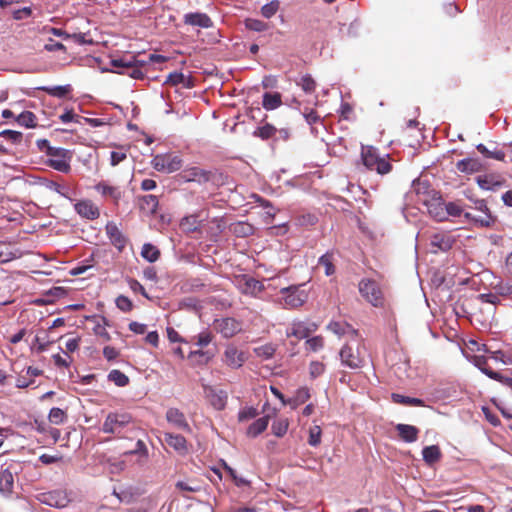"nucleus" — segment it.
<instances>
[{
	"label": "nucleus",
	"mask_w": 512,
	"mask_h": 512,
	"mask_svg": "<svg viewBox=\"0 0 512 512\" xmlns=\"http://www.w3.org/2000/svg\"><path fill=\"white\" fill-rule=\"evenodd\" d=\"M135 423L133 417L128 413H109L102 425L104 433L113 434L117 437H125V433L133 430Z\"/></svg>",
	"instance_id": "nucleus-1"
},
{
	"label": "nucleus",
	"mask_w": 512,
	"mask_h": 512,
	"mask_svg": "<svg viewBox=\"0 0 512 512\" xmlns=\"http://www.w3.org/2000/svg\"><path fill=\"white\" fill-rule=\"evenodd\" d=\"M340 359L343 365L358 369L364 365L365 349L358 337L351 339L340 350Z\"/></svg>",
	"instance_id": "nucleus-2"
},
{
	"label": "nucleus",
	"mask_w": 512,
	"mask_h": 512,
	"mask_svg": "<svg viewBox=\"0 0 512 512\" xmlns=\"http://www.w3.org/2000/svg\"><path fill=\"white\" fill-rule=\"evenodd\" d=\"M361 157L367 169L376 171L380 175L388 174L392 170V165L388 159L381 157L377 149L372 146L363 147Z\"/></svg>",
	"instance_id": "nucleus-3"
},
{
	"label": "nucleus",
	"mask_w": 512,
	"mask_h": 512,
	"mask_svg": "<svg viewBox=\"0 0 512 512\" xmlns=\"http://www.w3.org/2000/svg\"><path fill=\"white\" fill-rule=\"evenodd\" d=\"M42 143L46 146L45 152L49 156L48 165L59 172L68 173L71 169L69 151L60 147H52L47 140H43Z\"/></svg>",
	"instance_id": "nucleus-4"
},
{
	"label": "nucleus",
	"mask_w": 512,
	"mask_h": 512,
	"mask_svg": "<svg viewBox=\"0 0 512 512\" xmlns=\"http://www.w3.org/2000/svg\"><path fill=\"white\" fill-rule=\"evenodd\" d=\"M361 296L374 307H383L385 299L378 282L372 279H362L359 282Z\"/></svg>",
	"instance_id": "nucleus-5"
},
{
	"label": "nucleus",
	"mask_w": 512,
	"mask_h": 512,
	"mask_svg": "<svg viewBox=\"0 0 512 512\" xmlns=\"http://www.w3.org/2000/svg\"><path fill=\"white\" fill-rule=\"evenodd\" d=\"M301 286L302 285H292L280 290V293L283 296L279 299V303L283 308H298L307 301L308 295L304 290L301 289Z\"/></svg>",
	"instance_id": "nucleus-6"
},
{
	"label": "nucleus",
	"mask_w": 512,
	"mask_h": 512,
	"mask_svg": "<svg viewBox=\"0 0 512 512\" xmlns=\"http://www.w3.org/2000/svg\"><path fill=\"white\" fill-rule=\"evenodd\" d=\"M19 464L15 461L5 463L1 466L0 471V492L10 495L14 489V474L17 473Z\"/></svg>",
	"instance_id": "nucleus-7"
},
{
	"label": "nucleus",
	"mask_w": 512,
	"mask_h": 512,
	"mask_svg": "<svg viewBox=\"0 0 512 512\" xmlns=\"http://www.w3.org/2000/svg\"><path fill=\"white\" fill-rule=\"evenodd\" d=\"M178 177L184 182H196L198 184H205L211 181L213 173L210 170L202 169L198 166H191L183 169Z\"/></svg>",
	"instance_id": "nucleus-8"
},
{
	"label": "nucleus",
	"mask_w": 512,
	"mask_h": 512,
	"mask_svg": "<svg viewBox=\"0 0 512 512\" xmlns=\"http://www.w3.org/2000/svg\"><path fill=\"white\" fill-rule=\"evenodd\" d=\"M152 164L157 171L172 173L181 169L182 160L172 154L156 155L152 160Z\"/></svg>",
	"instance_id": "nucleus-9"
},
{
	"label": "nucleus",
	"mask_w": 512,
	"mask_h": 512,
	"mask_svg": "<svg viewBox=\"0 0 512 512\" xmlns=\"http://www.w3.org/2000/svg\"><path fill=\"white\" fill-rule=\"evenodd\" d=\"M454 242V238L447 232L435 233L430 237L431 252H446L452 248Z\"/></svg>",
	"instance_id": "nucleus-10"
},
{
	"label": "nucleus",
	"mask_w": 512,
	"mask_h": 512,
	"mask_svg": "<svg viewBox=\"0 0 512 512\" xmlns=\"http://www.w3.org/2000/svg\"><path fill=\"white\" fill-rule=\"evenodd\" d=\"M215 328L223 337L231 338L242 330V324L234 318H222L215 321Z\"/></svg>",
	"instance_id": "nucleus-11"
},
{
	"label": "nucleus",
	"mask_w": 512,
	"mask_h": 512,
	"mask_svg": "<svg viewBox=\"0 0 512 512\" xmlns=\"http://www.w3.org/2000/svg\"><path fill=\"white\" fill-rule=\"evenodd\" d=\"M222 361L232 369L240 368L246 361L244 352L234 345H228L223 353Z\"/></svg>",
	"instance_id": "nucleus-12"
},
{
	"label": "nucleus",
	"mask_w": 512,
	"mask_h": 512,
	"mask_svg": "<svg viewBox=\"0 0 512 512\" xmlns=\"http://www.w3.org/2000/svg\"><path fill=\"white\" fill-rule=\"evenodd\" d=\"M41 501L44 504L52 506V507L64 508L69 504L70 499L65 491L54 490V491L42 494Z\"/></svg>",
	"instance_id": "nucleus-13"
},
{
	"label": "nucleus",
	"mask_w": 512,
	"mask_h": 512,
	"mask_svg": "<svg viewBox=\"0 0 512 512\" xmlns=\"http://www.w3.org/2000/svg\"><path fill=\"white\" fill-rule=\"evenodd\" d=\"M95 190L101 194L106 200L111 201L114 205H118L122 198L123 192L117 186H112L107 182H99L95 185Z\"/></svg>",
	"instance_id": "nucleus-14"
},
{
	"label": "nucleus",
	"mask_w": 512,
	"mask_h": 512,
	"mask_svg": "<svg viewBox=\"0 0 512 512\" xmlns=\"http://www.w3.org/2000/svg\"><path fill=\"white\" fill-rule=\"evenodd\" d=\"M238 286L243 294L253 297L258 296L263 290L264 285L253 277L244 276L238 281Z\"/></svg>",
	"instance_id": "nucleus-15"
},
{
	"label": "nucleus",
	"mask_w": 512,
	"mask_h": 512,
	"mask_svg": "<svg viewBox=\"0 0 512 512\" xmlns=\"http://www.w3.org/2000/svg\"><path fill=\"white\" fill-rule=\"evenodd\" d=\"M166 420L174 428L190 432L191 428L188 424L185 415L177 408H169L166 412Z\"/></svg>",
	"instance_id": "nucleus-16"
},
{
	"label": "nucleus",
	"mask_w": 512,
	"mask_h": 512,
	"mask_svg": "<svg viewBox=\"0 0 512 512\" xmlns=\"http://www.w3.org/2000/svg\"><path fill=\"white\" fill-rule=\"evenodd\" d=\"M75 211L88 220H95L100 216L98 207L90 200H81L74 205Z\"/></svg>",
	"instance_id": "nucleus-17"
},
{
	"label": "nucleus",
	"mask_w": 512,
	"mask_h": 512,
	"mask_svg": "<svg viewBox=\"0 0 512 512\" xmlns=\"http://www.w3.org/2000/svg\"><path fill=\"white\" fill-rule=\"evenodd\" d=\"M105 230L112 245H114L119 251H122L126 246L127 239L118 226L114 222H108Z\"/></svg>",
	"instance_id": "nucleus-18"
},
{
	"label": "nucleus",
	"mask_w": 512,
	"mask_h": 512,
	"mask_svg": "<svg viewBox=\"0 0 512 512\" xmlns=\"http://www.w3.org/2000/svg\"><path fill=\"white\" fill-rule=\"evenodd\" d=\"M163 439L168 446L173 448L180 455H186L188 453L187 441L183 436L179 434L164 432Z\"/></svg>",
	"instance_id": "nucleus-19"
},
{
	"label": "nucleus",
	"mask_w": 512,
	"mask_h": 512,
	"mask_svg": "<svg viewBox=\"0 0 512 512\" xmlns=\"http://www.w3.org/2000/svg\"><path fill=\"white\" fill-rule=\"evenodd\" d=\"M476 181L480 188L484 190H496L504 184V179L497 174L480 175L476 178Z\"/></svg>",
	"instance_id": "nucleus-20"
},
{
	"label": "nucleus",
	"mask_w": 512,
	"mask_h": 512,
	"mask_svg": "<svg viewBox=\"0 0 512 512\" xmlns=\"http://www.w3.org/2000/svg\"><path fill=\"white\" fill-rule=\"evenodd\" d=\"M184 23L201 28H210L213 25L211 18L207 14L201 12L185 14Z\"/></svg>",
	"instance_id": "nucleus-21"
},
{
	"label": "nucleus",
	"mask_w": 512,
	"mask_h": 512,
	"mask_svg": "<svg viewBox=\"0 0 512 512\" xmlns=\"http://www.w3.org/2000/svg\"><path fill=\"white\" fill-rule=\"evenodd\" d=\"M456 168L458 171L462 173L471 174L481 171L483 165L479 159L466 158L458 161L456 164Z\"/></svg>",
	"instance_id": "nucleus-22"
},
{
	"label": "nucleus",
	"mask_w": 512,
	"mask_h": 512,
	"mask_svg": "<svg viewBox=\"0 0 512 512\" xmlns=\"http://www.w3.org/2000/svg\"><path fill=\"white\" fill-rule=\"evenodd\" d=\"M328 329L338 336L349 335L351 339L358 337V332L346 322H331L328 325Z\"/></svg>",
	"instance_id": "nucleus-23"
},
{
	"label": "nucleus",
	"mask_w": 512,
	"mask_h": 512,
	"mask_svg": "<svg viewBox=\"0 0 512 512\" xmlns=\"http://www.w3.org/2000/svg\"><path fill=\"white\" fill-rule=\"evenodd\" d=\"M396 430L399 437L405 442L412 443L415 442L418 438L419 430L415 426L408 424H398L396 425Z\"/></svg>",
	"instance_id": "nucleus-24"
},
{
	"label": "nucleus",
	"mask_w": 512,
	"mask_h": 512,
	"mask_svg": "<svg viewBox=\"0 0 512 512\" xmlns=\"http://www.w3.org/2000/svg\"><path fill=\"white\" fill-rule=\"evenodd\" d=\"M139 207L140 209L150 215L156 213L159 201L157 196L155 195H145L139 198Z\"/></svg>",
	"instance_id": "nucleus-25"
},
{
	"label": "nucleus",
	"mask_w": 512,
	"mask_h": 512,
	"mask_svg": "<svg viewBox=\"0 0 512 512\" xmlns=\"http://www.w3.org/2000/svg\"><path fill=\"white\" fill-rule=\"evenodd\" d=\"M282 105V95L279 92L264 93L262 106L265 110L271 111L279 108Z\"/></svg>",
	"instance_id": "nucleus-26"
},
{
	"label": "nucleus",
	"mask_w": 512,
	"mask_h": 512,
	"mask_svg": "<svg viewBox=\"0 0 512 512\" xmlns=\"http://www.w3.org/2000/svg\"><path fill=\"white\" fill-rule=\"evenodd\" d=\"M466 219L472 220L480 227H492L496 222V217L490 211L484 212L483 216H474L469 212L464 213Z\"/></svg>",
	"instance_id": "nucleus-27"
},
{
	"label": "nucleus",
	"mask_w": 512,
	"mask_h": 512,
	"mask_svg": "<svg viewBox=\"0 0 512 512\" xmlns=\"http://www.w3.org/2000/svg\"><path fill=\"white\" fill-rule=\"evenodd\" d=\"M214 355V352L210 350L199 349L191 351L188 357L195 365H205L213 359Z\"/></svg>",
	"instance_id": "nucleus-28"
},
{
	"label": "nucleus",
	"mask_w": 512,
	"mask_h": 512,
	"mask_svg": "<svg viewBox=\"0 0 512 512\" xmlns=\"http://www.w3.org/2000/svg\"><path fill=\"white\" fill-rule=\"evenodd\" d=\"M422 456L428 465H433L441 459L442 453L437 445H431L423 448Z\"/></svg>",
	"instance_id": "nucleus-29"
},
{
	"label": "nucleus",
	"mask_w": 512,
	"mask_h": 512,
	"mask_svg": "<svg viewBox=\"0 0 512 512\" xmlns=\"http://www.w3.org/2000/svg\"><path fill=\"white\" fill-rule=\"evenodd\" d=\"M473 363L474 365L480 369V371L482 373H484L486 376H488L489 378L491 379H495V378H500V373L499 372H496V371H493L489 366H488V360L486 357L484 356H474V359H473Z\"/></svg>",
	"instance_id": "nucleus-30"
},
{
	"label": "nucleus",
	"mask_w": 512,
	"mask_h": 512,
	"mask_svg": "<svg viewBox=\"0 0 512 512\" xmlns=\"http://www.w3.org/2000/svg\"><path fill=\"white\" fill-rule=\"evenodd\" d=\"M269 423V416H264L261 418H258L256 421H254L247 429V435L249 437H256L262 432H264L268 426Z\"/></svg>",
	"instance_id": "nucleus-31"
},
{
	"label": "nucleus",
	"mask_w": 512,
	"mask_h": 512,
	"mask_svg": "<svg viewBox=\"0 0 512 512\" xmlns=\"http://www.w3.org/2000/svg\"><path fill=\"white\" fill-rule=\"evenodd\" d=\"M392 400L394 403L402 404L405 406H425V403L422 399L404 396L397 393L392 394Z\"/></svg>",
	"instance_id": "nucleus-32"
},
{
	"label": "nucleus",
	"mask_w": 512,
	"mask_h": 512,
	"mask_svg": "<svg viewBox=\"0 0 512 512\" xmlns=\"http://www.w3.org/2000/svg\"><path fill=\"white\" fill-rule=\"evenodd\" d=\"M318 264L325 268V275L331 276L335 273L334 254L327 252L319 258Z\"/></svg>",
	"instance_id": "nucleus-33"
},
{
	"label": "nucleus",
	"mask_w": 512,
	"mask_h": 512,
	"mask_svg": "<svg viewBox=\"0 0 512 512\" xmlns=\"http://www.w3.org/2000/svg\"><path fill=\"white\" fill-rule=\"evenodd\" d=\"M278 130L275 126L272 124L266 123L265 125L258 127L254 132L253 135L255 137H258L262 140H268L276 135Z\"/></svg>",
	"instance_id": "nucleus-34"
},
{
	"label": "nucleus",
	"mask_w": 512,
	"mask_h": 512,
	"mask_svg": "<svg viewBox=\"0 0 512 512\" xmlns=\"http://www.w3.org/2000/svg\"><path fill=\"white\" fill-rule=\"evenodd\" d=\"M141 65H143V62L136 60L135 58L126 71H117V73L128 75L133 79H142L144 77V73L140 69Z\"/></svg>",
	"instance_id": "nucleus-35"
},
{
	"label": "nucleus",
	"mask_w": 512,
	"mask_h": 512,
	"mask_svg": "<svg viewBox=\"0 0 512 512\" xmlns=\"http://www.w3.org/2000/svg\"><path fill=\"white\" fill-rule=\"evenodd\" d=\"M141 256L147 261L153 263L160 257V251L156 246L146 243L142 247Z\"/></svg>",
	"instance_id": "nucleus-36"
},
{
	"label": "nucleus",
	"mask_w": 512,
	"mask_h": 512,
	"mask_svg": "<svg viewBox=\"0 0 512 512\" xmlns=\"http://www.w3.org/2000/svg\"><path fill=\"white\" fill-rule=\"evenodd\" d=\"M310 329L302 322L293 323L290 331L287 332V336H294L298 339L308 337Z\"/></svg>",
	"instance_id": "nucleus-37"
},
{
	"label": "nucleus",
	"mask_w": 512,
	"mask_h": 512,
	"mask_svg": "<svg viewBox=\"0 0 512 512\" xmlns=\"http://www.w3.org/2000/svg\"><path fill=\"white\" fill-rule=\"evenodd\" d=\"M309 398V389L307 387H301L296 391L293 399L288 400V403L291 404L293 408H295L298 405L305 403Z\"/></svg>",
	"instance_id": "nucleus-38"
},
{
	"label": "nucleus",
	"mask_w": 512,
	"mask_h": 512,
	"mask_svg": "<svg viewBox=\"0 0 512 512\" xmlns=\"http://www.w3.org/2000/svg\"><path fill=\"white\" fill-rule=\"evenodd\" d=\"M289 427V421L287 418H279L272 424V433L277 437H283Z\"/></svg>",
	"instance_id": "nucleus-39"
},
{
	"label": "nucleus",
	"mask_w": 512,
	"mask_h": 512,
	"mask_svg": "<svg viewBox=\"0 0 512 512\" xmlns=\"http://www.w3.org/2000/svg\"><path fill=\"white\" fill-rule=\"evenodd\" d=\"M48 419L54 425L63 424L67 420V414L64 410L54 407L50 410Z\"/></svg>",
	"instance_id": "nucleus-40"
},
{
	"label": "nucleus",
	"mask_w": 512,
	"mask_h": 512,
	"mask_svg": "<svg viewBox=\"0 0 512 512\" xmlns=\"http://www.w3.org/2000/svg\"><path fill=\"white\" fill-rule=\"evenodd\" d=\"M108 379L119 387L128 385L129 378L120 370L114 369L108 374Z\"/></svg>",
	"instance_id": "nucleus-41"
},
{
	"label": "nucleus",
	"mask_w": 512,
	"mask_h": 512,
	"mask_svg": "<svg viewBox=\"0 0 512 512\" xmlns=\"http://www.w3.org/2000/svg\"><path fill=\"white\" fill-rule=\"evenodd\" d=\"M36 116L31 111H24L17 117L19 125L26 128H32L36 126Z\"/></svg>",
	"instance_id": "nucleus-42"
},
{
	"label": "nucleus",
	"mask_w": 512,
	"mask_h": 512,
	"mask_svg": "<svg viewBox=\"0 0 512 512\" xmlns=\"http://www.w3.org/2000/svg\"><path fill=\"white\" fill-rule=\"evenodd\" d=\"M477 150L483 154L486 158H492L499 161H503L505 159V153L501 150H489L484 144L477 145Z\"/></svg>",
	"instance_id": "nucleus-43"
},
{
	"label": "nucleus",
	"mask_w": 512,
	"mask_h": 512,
	"mask_svg": "<svg viewBox=\"0 0 512 512\" xmlns=\"http://www.w3.org/2000/svg\"><path fill=\"white\" fill-rule=\"evenodd\" d=\"M279 7H280V2L278 0H272L271 2L262 6L261 14L264 18L270 19L277 13V11L279 10Z\"/></svg>",
	"instance_id": "nucleus-44"
},
{
	"label": "nucleus",
	"mask_w": 512,
	"mask_h": 512,
	"mask_svg": "<svg viewBox=\"0 0 512 512\" xmlns=\"http://www.w3.org/2000/svg\"><path fill=\"white\" fill-rule=\"evenodd\" d=\"M254 228L246 222H238L233 225V232L239 237H246L253 234Z\"/></svg>",
	"instance_id": "nucleus-45"
},
{
	"label": "nucleus",
	"mask_w": 512,
	"mask_h": 512,
	"mask_svg": "<svg viewBox=\"0 0 512 512\" xmlns=\"http://www.w3.org/2000/svg\"><path fill=\"white\" fill-rule=\"evenodd\" d=\"M276 348L273 344H265L254 349L255 354L263 359H270L275 354Z\"/></svg>",
	"instance_id": "nucleus-46"
},
{
	"label": "nucleus",
	"mask_w": 512,
	"mask_h": 512,
	"mask_svg": "<svg viewBox=\"0 0 512 512\" xmlns=\"http://www.w3.org/2000/svg\"><path fill=\"white\" fill-rule=\"evenodd\" d=\"M212 339L213 335L208 330H204L193 337V340H195V344L201 348L208 346L212 342Z\"/></svg>",
	"instance_id": "nucleus-47"
},
{
	"label": "nucleus",
	"mask_w": 512,
	"mask_h": 512,
	"mask_svg": "<svg viewBox=\"0 0 512 512\" xmlns=\"http://www.w3.org/2000/svg\"><path fill=\"white\" fill-rule=\"evenodd\" d=\"M245 26L247 29L256 31V32H263L268 29V24L258 20V19H252L248 18L245 20Z\"/></svg>",
	"instance_id": "nucleus-48"
},
{
	"label": "nucleus",
	"mask_w": 512,
	"mask_h": 512,
	"mask_svg": "<svg viewBox=\"0 0 512 512\" xmlns=\"http://www.w3.org/2000/svg\"><path fill=\"white\" fill-rule=\"evenodd\" d=\"M126 454H138L140 456L139 463L141 464L145 463L148 458V450L142 440H138L136 443V448L130 452H127Z\"/></svg>",
	"instance_id": "nucleus-49"
},
{
	"label": "nucleus",
	"mask_w": 512,
	"mask_h": 512,
	"mask_svg": "<svg viewBox=\"0 0 512 512\" xmlns=\"http://www.w3.org/2000/svg\"><path fill=\"white\" fill-rule=\"evenodd\" d=\"M321 435H322V430H321L320 426L314 425L313 427H311L309 430V438H308L309 445L314 446V447L318 446L321 442Z\"/></svg>",
	"instance_id": "nucleus-50"
},
{
	"label": "nucleus",
	"mask_w": 512,
	"mask_h": 512,
	"mask_svg": "<svg viewBox=\"0 0 512 512\" xmlns=\"http://www.w3.org/2000/svg\"><path fill=\"white\" fill-rule=\"evenodd\" d=\"M134 59V56H130L129 58L123 57L119 59H113L111 60V65L113 68L117 69L116 72L126 71Z\"/></svg>",
	"instance_id": "nucleus-51"
},
{
	"label": "nucleus",
	"mask_w": 512,
	"mask_h": 512,
	"mask_svg": "<svg viewBox=\"0 0 512 512\" xmlns=\"http://www.w3.org/2000/svg\"><path fill=\"white\" fill-rule=\"evenodd\" d=\"M44 184L49 190L55 191L65 198H70L68 195V189L65 186L52 180H45Z\"/></svg>",
	"instance_id": "nucleus-52"
},
{
	"label": "nucleus",
	"mask_w": 512,
	"mask_h": 512,
	"mask_svg": "<svg viewBox=\"0 0 512 512\" xmlns=\"http://www.w3.org/2000/svg\"><path fill=\"white\" fill-rule=\"evenodd\" d=\"M478 298L481 302L489 303L492 305H498L501 301L498 292L482 293L479 294Z\"/></svg>",
	"instance_id": "nucleus-53"
},
{
	"label": "nucleus",
	"mask_w": 512,
	"mask_h": 512,
	"mask_svg": "<svg viewBox=\"0 0 512 512\" xmlns=\"http://www.w3.org/2000/svg\"><path fill=\"white\" fill-rule=\"evenodd\" d=\"M299 85L306 93H312L316 88V82L310 75L303 76Z\"/></svg>",
	"instance_id": "nucleus-54"
},
{
	"label": "nucleus",
	"mask_w": 512,
	"mask_h": 512,
	"mask_svg": "<svg viewBox=\"0 0 512 512\" xmlns=\"http://www.w3.org/2000/svg\"><path fill=\"white\" fill-rule=\"evenodd\" d=\"M116 306L123 312H129L133 308V303L128 297L120 295L116 298Z\"/></svg>",
	"instance_id": "nucleus-55"
},
{
	"label": "nucleus",
	"mask_w": 512,
	"mask_h": 512,
	"mask_svg": "<svg viewBox=\"0 0 512 512\" xmlns=\"http://www.w3.org/2000/svg\"><path fill=\"white\" fill-rule=\"evenodd\" d=\"M325 371V365L319 361H313L309 366V373L312 378H317Z\"/></svg>",
	"instance_id": "nucleus-56"
},
{
	"label": "nucleus",
	"mask_w": 512,
	"mask_h": 512,
	"mask_svg": "<svg viewBox=\"0 0 512 512\" xmlns=\"http://www.w3.org/2000/svg\"><path fill=\"white\" fill-rule=\"evenodd\" d=\"M306 346L311 351H317L324 346V340L321 336H315L306 341Z\"/></svg>",
	"instance_id": "nucleus-57"
},
{
	"label": "nucleus",
	"mask_w": 512,
	"mask_h": 512,
	"mask_svg": "<svg viewBox=\"0 0 512 512\" xmlns=\"http://www.w3.org/2000/svg\"><path fill=\"white\" fill-rule=\"evenodd\" d=\"M43 90L56 97H64L70 91L69 86H55L51 88H43Z\"/></svg>",
	"instance_id": "nucleus-58"
},
{
	"label": "nucleus",
	"mask_w": 512,
	"mask_h": 512,
	"mask_svg": "<svg viewBox=\"0 0 512 512\" xmlns=\"http://www.w3.org/2000/svg\"><path fill=\"white\" fill-rule=\"evenodd\" d=\"M257 409L253 407H247L241 410L238 414L239 421H246L249 419H253L257 416Z\"/></svg>",
	"instance_id": "nucleus-59"
},
{
	"label": "nucleus",
	"mask_w": 512,
	"mask_h": 512,
	"mask_svg": "<svg viewBox=\"0 0 512 512\" xmlns=\"http://www.w3.org/2000/svg\"><path fill=\"white\" fill-rule=\"evenodd\" d=\"M184 81H185V76L182 73L173 72L168 75L165 83L175 86L180 83H184Z\"/></svg>",
	"instance_id": "nucleus-60"
},
{
	"label": "nucleus",
	"mask_w": 512,
	"mask_h": 512,
	"mask_svg": "<svg viewBox=\"0 0 512 512\" xmlns=\"http://www.w3.org/2000/svg\"><path fill=\"white\" fill-rule=\"evenodd\" d=\"M127 158V154L122 151H112L110 154V163L112 166L118 165Z\"/></svg>",
	"instance_id": "nucleus-61"
},
{
	"label": "nucleus",
	"mask_w": 512,
	"mask_h": 512,
	"mask_svg": "<svg viewBox=\"0 0 512 512\" xmlns=\"http://www.w3.org/2000/svg\"><path fill=\"white\" fill-rule=\"evenodd\" d=\"M490 357L493 360L500 361V362H502L503 364H506V365L512 364L511 357L505 356V354L502 351H500V350L491 352V356Z\"/></svg>",
	"instance_id": "nucleus-62"
},
{
	"label": "nucleus",
	"mask_w": 512,
	"mask_h": 512,
	"mask_svg": "<svg viewBox=\"0 0 512 512\" xmlns=\"http://www.w3.org/2000/svg\"><path fill=\"white\" fill-rule=\"evenodd\" d=\"M446 212L451 216L457 217L463 213V210L458 204L449 202L446 204Z\"/></svg>",
	"instance_id": "nucleus-63"
},
{
	"label": "nucleus",
	"mask_w": 512,
	"mask_h": 512,
	"mask_svg": "<svg viewBox=\"0 0 512 512\" xmlns=\"http://www.w3.org/2000/svg\"><path fill=\"white\" fill-rule=\"evenodd\" d=\"M32 14V10L30 7H23L21 9L15 10L13 12V17L16 20H22L28 18Z\"/></svg>",
	"instance_id": "nucleus-64"
}]
</instances>
